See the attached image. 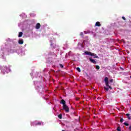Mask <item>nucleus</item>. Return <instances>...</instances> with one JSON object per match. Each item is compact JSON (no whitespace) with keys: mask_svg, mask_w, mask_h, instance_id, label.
Listing matches in <instances>:
<instances>
[{"mask_svg":"<svg viewBox=\"0 0 131 131\" xmlns=\"http://www.w3.org/2000/svg\"><path fill=\"white\" fill-rule=\"evenodd\" d=\"M23 35V33L22 32H20L18 34V37H22V36Z\"/></svg>","mask_w":131,"mask_h":131,"instance_id":"1a4fd4ad","label":"nucleus"},{"mask_svg":"<svg viewBox=\"0 0 131 131\" xmlns=\"http://www.w3.org/2000/svg\"><path fill=\"white\" fill-rule=\"evenodd\" d=\"M110 82H113V79H111L110 80Z\"/></svg>","mask_w":131,"mask_h":131,"instance_id":"4be33fe9","label":"nucleus"},{"mask_svg":"<svg viewBox=\"0 0 131 131\" xmlns=\"http://www.w3.org/2000/svg\"><path fill=\"white\" fill-rule=\"evenodd\" d=\"M123 124H124V125H125L126 126H128L129 125V124L127 123H125V122H124V123H123Z\"/></svg>","mask_w":131,"mask_h":131,"instance_id":"4468645a","label":"nucleus"},{"mask_svg":"<svg viewBox=\"0 0 131 131\" xmlns=\"http://www.w3.org/2000/svg\"><path fill=\"white\" fill-rule=\"evenodd\" d=\"M126 116H127L128 119H130V117L129 116V114H126Z\"/></svg>","mask_w":131,"mask_h":131,"instance_id":"f8f14e48","label":"nucleus"},{"mask_svg":"<svg viewBox=\"0 0 131 131\" xmlns=\"http://www.w3.org/2000/svg\"><path fill=\"white\" fill-rule=\"evenodd\" d=\"M117 131H121V129H120V127L118 126V127L117 128Z\"/></svg>","mask_w":131,"mask_h":131,"instance_id":"2eb2a0df","label":"nucleus"},{"mask_svg":"<svg viewBox=\"0 0 131 131\" xmlns=\"http://www.w3.org/2000/svg\"><path fill=\"white\" fill-rule=\"evenodd\" d=\"M95 26H98V27H100L101 23H100V22L99 21L96 22L95 24Z\"/></svg>","mask_w":131,"mask_h":131,"instance_id":"0eeeda50","label":"nucleus"},{"mask_svg":"<svg viewBox=\"0 0 131 131\" xmlns=\"http://www.w3.org/2000/svg\"><path fill=\"white\" fill-rule=\"evenodd\" d=\"M80 36H82V37H83V32H81L80 33Z\"/></svg>","mask_w":131,"mask_h":131,"instance_id":"f3484780","label":"nucleus"},{"mask_svg":"<svg viewBox=\"0 0 131 131\" xmlns=\"http://www.w3.org/2000/svg\"><path fill=\"white\" fill-rule=\"evenodd\" d=\"M109 87L108 86H104V90H105L106 91V92H108V91H109Z\"/></svg>","mask_w":131,"mask_h":131,"instance_id":"9d476101","label":"nucleus"},{"mask_svg":"<svg viewBox=\"0 0 131 131\" xmlns=\"http://www.w3.org/2000/svg\"><path fill=\"white\" fill-rule=\"evenodd\" d=\"M104 81L105 82L106 86H108L110 90H112V88L110 85H109V81H108V77H105L104 78Z\"/></svg>","mask_w":131,"mask_h":131,"instance_id":"7ed1b4c3","label":"nucleus"},{"mask_svg":"<svg viewBox=\"0 0 131 131\" xmlns=\"http://www.w3.org/2000/svg\"><path fill=\"white\" fill-rule=\"evenodd\" d=\"M122 18L123 19V20H126V19L125 18V17L124 16H122Z\"/></svg>","mask_w":131,"mask_h":131,"instance_id":"412c9836","label":"nucleus"},{"mask_svg":"<svg viewBox=\"0 0 131 131\" xmlns=\"http://www.w3.org/2000/svg\"><path fill=\"white\" fill-rule=\"evenodd\" d=\"M84 33H85V34H88V32H85H85H84Z\"/></svg>","mask_w":131,"mask_h":131,"instance_id":"b1692460","label":"nucleus"},{"mask_svg":"<svg viewBox=\"0 0 131 131\" xmlns=\"http://www.w3.org/2000/svg\"><path fill=\"white\" fill-rule=\"evenodd\" d=\"M84 54L85 55H88V56H92L93 57H94V58H96V59H99V56H98L97 54L93 53L91 52L85 51Z\"/></svg>","mask_w":131,"mask_h":131,"instance_id":"f03ea898","label":"nucleus"},{"mask_svg":"<svg viewBox=\"0 0 131 131\" xmlns=\"http://www.w3.org/2000/svg\"><path fill=\"white\" fill-rule=\"evenodd\" d=\"M120 122H121V123L123 122V119L121 118L120 120Z\"/></svg>","mask_w":131,"mask_h":131,"instance_id":"aec40b11","label":"nucleus"},{"mask_svg":"<svg viewBox=\"0 0 131 131\" xmlns=\"http://www.w3.org/2000/svg\"><path fill=\"white\" fill-rule=\"evenodd\" d=\"M35 125H41V122H38V123L35 124Z\"/></svg>","mask_w":131,"mask_h":131,"instance_id":"ddd939ff","label":"nucleus"},{"mask_svg":"<svg viewBox=\"0 0 131 131\" xmlns=\"http://www.w3.org/2000/svg\"><path fill=\"white\" fill-rule=\"evenodd\" d=\"M77 100H78V99H76Z\"/></svg>","mask_w":131,"mask_h":131,"instance_id":"a878e982","label":"nucleus"},{"mask_svg":"<svg viewBox=\"0 0 131 131\" xmlns=\"http://www.w3.org/2000/svg\"><path fill=\"white\" fill-rule=\"evenodd\" d=\"M36 29H39L40 28V24L37 23L35 27Z\"/></svg>","mask_w":131,"mask_h":131,"instance_id":"39448f33","label":"nucleus"},{"mask_svg":"<svg viewBox=\"0 0 131 131\" xmlns=\"http://www.w3.org/2000/svg\"><path fill=\"white\" fill-rule=\"evenodd\" d=\"M96 69H97L98 70H99V69H100V66H96Z\"/></svg>","mask_w":131,"mask_h":131,"instance_id":"a211bd4d","label":"nucleus"},{"mask_svg":"<svg viewBox=\"0 0 131 131\" xmlns=\"http://www.w3.org/2000/svg\"><path fill=\"white\" fill-rule=\"evenodd\" d=\"M62 131H65L64 130H62Z\"/></svg>","mask_w":131,"mask_h":131,"instance_id":"393cba45","label":"nucleus"},{"mask_svg":"<svg viewBox=\"0 0 131 131\" xmlns=\"http://www.w3.org/2000/svg\"><path fill=\"white\" fill-rule=\"evenodd\" d=\"M59 66L61 67V68H63L64 67V66L61 63L59 64Z\"/></svg>","mask_w":131,"mask_h":131,"instance_id":"6ab92c4d","label":"nucleus"},{"mask_svg":"<svg viewBox=\"0 0 131 131\" xmlns=\"http://www.w3.org/2000/svg\"><path fill=\"white\" fill-rule=\"evenodd\" d=\"M89 60L91 63H93V64H97V61H96L95 59H93L91 58H89Z\"/></svg>","mask_w":131,"mask_h":131,"instance_id":"20e7f679","label":"nucleus"},{"mask_svg":"<svg viewBox=\"0 0 131 131\" xmlns=\"http://www.w3.org/2000/svg\"><path fill=\"white\" fill-rule=\"evenodd\" d=\"M129 130H131V125L129 127Z\"/></svg>","mask_w":131,"mask_h":131,"instance_id":"5701e85b","label":"nucleus"},{"mask_svg":"<svg viewBox=\"0 0 131 131\" xmlns=\"http://www.w3.org/2000/svg\"><path fill=\"white\" fill-rule=\"evenodd\" d=\"M60 104H62V108L66 112L68 113L69 112V107L66 105V101L64 99H62L60 101Z\"/></svg>","mask_w":131,"mask_h":131,"instance_id":"f257e3e1","label":"nucleus"},{"mask_svg":"<svg viewBox=\"0 0 131 131\" xmlns=\"http://www.w3.org/2000/svg\"><path fill=\"white\" fill-rule=\"evenodd\" d=\"M50 46H51V48H52V49L56 48V44H55V43H51Z\"/></svg>","mask_w":131,"mask_h":131,"instance_id":"423d86ee","label":"nucleus"},{"mask_svg":"<svg viewBox=\"0 0 131 131\" xmlns=\"http://www.w3.org/2000/svg\"><path fill=\"white\" fill-rule=\"evenodd\" d=\"M77 70L78 71V72H80L81 70H80V68H79V67L77 68Z\"/></svg>","mask_w":131,"mask_h":131,"instance_id":"dca6fc26","label":"nucleus"},{"mask_svg":"<svg viewBox=\"0 0 131 131\" xmlns=\"http://www.w3.org/2000/svg\"><path fill=\"white\" fill-rule=\"evenodd\" d=\"M58 118H59V119H62V114H60L59 115H58Z\"/></svg>","mask_w":131,"mask_h":131,"instance_id":"9b49d317","label":"nucleus"},{"mask_svg":"<svg viewBox=\"0 0 131 131\" xmlns=\"http://www.w3.org/2000/svg\"><path fill=\"white\" fill-rule=\"evenodd\" d=\"M24 42V41H23V39H19L18 40V43L19 45H23Z\"/></svg>","mask_w":131,"mask_h":131,"instance_id":"6e6552de","label":"nucleus"}]
</instances>
